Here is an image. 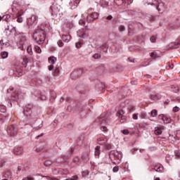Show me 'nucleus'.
Returning <instances> with one entry per match:
<instances>
[{"instance_id": "25", "label": "nucleus", "mask_w": 180, "mask_h": 180, "mask_svg": "<svg viewBox=\"0 0 180 180\" xmlns=\"http://www.w3.org/2000/svg\"><path fill=\"white\" fill-rule=\"evenodd\" d=\"M82 44H84V43L79 41L75 44V46L77 49H81V47H82Z\"/></svg>"}, {"instance_id": "33", "label": "nucleus", "mask_w": 180, "mask_h": 180, "mask_svg": "<svg viewBox=\"0 0 180 180\" xmlns=\"http://www.w3.org/2000/svg\"><path fill=\"white\" fill-rule=\"evenodd\" d=\"M17 22H18V23H22V22H23V18H22V17L19 16L17 19Z\"/></svg>"}, {"instance_id": "48", "label": "nucleus", "mask_w": 180, "mask_h": 180, "mask_svg": "<svg viewBox=\"0 0 180 180\" xmlns=\"http://www.w3.org/2000/svg\"><path fill=\"white\" fill-rule=\"evenodd\" d=\"M26 61H27V59H24L25 64H27V63Z\"/></svg>"}, {"instance_id": "46", "label": "nucleus", "mask_w": 180, "mask_h": 180, "mask_svg": "<svg viewBox=\"0 0 180 180\" xmlns=\"http://www.w3.org/2000/svg\"><path fill=\"white\" fill-rule=\"evenodd\" d=\"M173 91H174V92L176 93V92H178L179 91V89H177L176 90H173Z\"/></svg>"}, {"instance_id": "30", "label": "nucleus", "mask_w": 180, "mask_h": 180, "mask_svg": "<svg viewBox=\"0 0 180 180\" xmlns=\"http://www.w3.org/2000/svg\"><path fill=\"white\" fill-rule=\"evenodd\" d=\"M58 46H59V47H63V46H64V44L63 43L62 40H59L57 42Z\"/></svg>"}, {"instance_id": "26", "label": "nucleus", "mask_w": 180, "mask_h": 180, "mask_svg": "<svg viewBox=\"0 0 180 180\" xmlns=\"http://www.w3.org/2000/svg\"><path fill=\"white\" fill-rule=\"evenodd\" d=\"M160 98H161V96L155 95L151 96V99H153V101H158V99H160Z\"/></svg>"}, {"instance_id": "54", "label": "nucleus", "mask_w": 180, "mask_h": 180, "mask_svg": "<svg viewBox=\"0 0 180 180\" xmlns=\"http://www.w3.org/2000/svg\"><path fill=\"white\" fill-rule=\"evenodd\" d=\"M0 20H2V17L1 16H0Z\"/></svg>"}, {"instance_id": "55", "label": "nucleus", "mask_w": 180, "mask_h": 180, "mask_svg": "<svg viewBox=\"0 0 180 180\" xmlns=\"http://www.w3.org/2000/svg\"><path fill=\"white\" fill-rule=\"evenodd\" d=\"M6 30H9V27H8L6 28Z\"/></svg>"}, {"instance_id": "37", "label": "nucleus", "mask_w": 180, "mask_h": 180, "mask_svg": "<svg viewBox=\"0 0 180 180\" xmlns=\"http://www.w3.org/2000/svg\"><path fill=\"white\" fill-rule=\"evenodd\" d=\"M171 68V70H172V68H174V64L171 63L167 65V68Z\"/></svg>"}, {"instance_id": "27", "label": "nucleus", "mask_w": 180, "mask_h": 180, "mask_svg": "<svg viewBox=\"0 0 180 180\" xmlns=\"http://www.w3.org/2000/svg\"><path fill=\"white\" fill-rule=\"evenodd\" d=\"M27 51L28 53H30V56H32V54H33V51L32 50V46H27Z\"/></svg>"}, {"instance_id": "42", "label": "nucleus", "mask_w": 180, "mask_h": 180, "mask_svg": "<svg viewBox=\"0 0 180 180\" xmlns=\"http://www.w3.org/2000/svg\"><path fill=\"white\" fill-rule=\"evenodd\" d=\"M173 110H174V112H178V111L179 110V108H178V107H174V108H173Z\"/></svg>"}, {"instance_id": "11", "label": "nucleus", "mask_w": 180, "mask_h": 180, "mask_svg": "<svg viewBox=\"0 0 180 180\" xmlns=\"http://www.w3.org/2000/svg\"><path fill=\"white\" fill-rule=\"evenodd\" d=\"M62 40H63L65 43H68V41L71 40V36L68 34H63L62 36Z\"/></svg>"}, {"instance_id": "1", "label": "nucleus", "mask_w": 180, "mask_h": 180, "mask_svg": "<svg viewBox=\"0 0 180 180\" xmlns=\"http://www.w3.org/2000/svg\"><path fill=\"white\" fill-rule=\"evenodd\" d=\"M33 40L38 44H43L46 40V34L42 30H37L33 34Z\"/></svg>"}, {"instance_id": "5", "label": "nucleus", "mask_w": 180, "mask_h": 180, "mask_svg": "<svg viewBox=\"0 0 180 180\" xmlns=\"http://www.w3.org/2000/svg\"><path fill=\"white\" fill-rule=\"evenodd\" d=\"M8 133L10 134V136L15 137V136L18 135V128H16V126L15 125H11L8 129Z\"/></svg>"}, {"instance_id": "16", "label": "nucleus", "mask_w": 180, "mask_h": 180, "mask_svg": "<svg viewBox=\"0 0 180 180\" xmlns=\"http://www.w3.org/2000/svg\"><path fill=\"white\" fill-rule=\"evenodd\" d=\"M158 115V111H157V110H153L150 112V116L152 117H157Z\"/></svg>"}, {"instance_id": "4", "label": "nucleus", "mask_w": 180, "mask_h": 180, "mask_svg": "<svg viewBox=\"0 0 180 180\" xmlns=\"http://www.w3.org/2000/svg\"><path fill=\"white\" fill-rule=\"evenodd\" d=\"M110 157H114V158H115V160H122V158H123V153H122V152H119L117 150H112L110 153Z\"/></svg>"}, {"instance_id": "7", "label": "nucleus", "mask_w": 180, "mask_h": 180, "mask_svg": "<svg viewBox=\"0 0 180 180\" xmlns=\"http://www.w3.org/2000/svg\"><path fill=\"white\" fill-rule=\"evenodd\" d=\"M157 9L158 12L162 13L163 12H165L167 11V6H165V4L162 2L159 3L158 6H157Z\"/></svg>"}, {"instance_id": "14", "label": "nucleus", "mask_w": 180, "mask_h": 180, "mask_svg": "<svg viewBox=\"0 0 180 180\" xmlns=\"http://www.w3.org/2000/svg\"><path fill=\"white\" fill-rule=\"evenodd\" d=\"M162 120L164 123H171V117H168L166 116L162 115Z\"/></svg>"}, {"instance_id": "35", "label": "nucleus", "mask_w": 180, "mask_h": 180, "mask_svg": "<svg viewBox=\"0 0 180 180\" xmlns=\"http://www.w3.org/2000/svg\"><path fill=\"white\" fill-rule=\"evenodd\" d=\"M119 171V167H114L112 169V172H117Z\"/></svg>"}, {"instance_id": "10", "label": "nucleus", "mask_w": 180, "mask_h": 180, "mask_svg": "<svg viewBox=\"0 0 180 180\" xmlns=\"http://www.w3.org/2000/svg\"><path fill=\"white\" fill-rule=\"evenodd\" d=\"M104 150H112V143L108 141L103 146Z\"/></svg>"}, {"instance_id": "17", "label": "nucleus", "mask_w": 180, "mask_h": 180, "mask_svg": "<svg viewBox=\"0 0 180 180\" xmlns=\"http://www.w3.org/2000/svg\"><path fill=\"white\" fill-rule=\"evenodd\" d=\"M22 148H15L14 149L15 154H17V155L22 154Z\"/></svg>"}, {"instance_id": "52", "label": "nucleus", "mask_w": 180, "mask_h": 180, "mask_svg": "<svg viewBox=\"0 0 180 180\" xmlns=\"http://www.w3.org/2000/svg\"><path fill=\"white\" fill-rule=\"evenodd\" d=\"M66 180H75L74 179H72V178H69V179H66Z\"/></svg>"}, {"instance_id": "28", "label": "nucleus", "mask_w": 180, "mask_h": 180, "mask_svg": "<svg viewBox=\"0 0 180 180\" xmlns=\"http://www.w3.org/2000/svg\"><path fill=\"white\" fill-rule=\"evenodd\" d=\"M1 57L2 58H8V52L6 51L1 52Z\"/></svg>"}, {"instance_id": "51", "label": "nucleus", "mask_w": 180, "mask_h": 180, "mask_svg": "<svg viewBox=\"0 0 180 180\" xmlns=\"http://www.w3.org/2000/svg\"><path fill=\"white\" fill-rule=\"evenodd\" d=\"M121 29H122V30H124V26H121Z\"/></svg>"}, {"instance_id": "9", "label": "nucleus", "mask_w": 180, "mask_h": 180, "mask_svg": "<svg viewBox=\"0 0 180 180\" xmlns=\"http://www.w3.org/2000/svg\"><path fill=\"white\" fill-rule=\"evenodd\" d=\"M108 141V139L105 138V137H101V138H99L98 139V144H99L100 146H103L107 143Z\"/></svg>"}, {"instance_id": "21", "label": "nucleus", "mask_w": 180, "mask_h": 180, "mask_svg": "<svg viewBox=\"0 0 180 180\" xmlns=\"http://www.w3.org/2000/svg\"><path fill=\"white\" fill-rule=\"evenodd\" d=\"M93 58H94V60H101L102 58V56L99 53H95L93 55Z\"/></svg>"}, {"instance_id": "56", "label": "nucleus", "mask_w": 180, "mask_h": 180, "mask_svg": "<svg viewBox=\"0 0 180 180\" xmlns=\"http://www.w3.org/2000/svg\"><path fill=\"white\" fill-rule=\"evenodd\" d=\"M39 137H40V136H37V139H39Z\"/></svg>"}, {"instance_id": "40", "label": "nucleus", "mask_w": 180, "mask_h": 180, "mask_svg": "<svg viewBox=\"0 0 180 180\" xmlns=\"http://www.w3.org/2000/svg\"><path fill=\"white\" fill-rule=\"evenodd\" d=\"M123 134H129V130L128 129H124L122 130Z\"/></svg>"}, {"instance_id": "20", "label": "nucleus", "mask_w": 180, "mask_h": 180, "mask_svg": "<svg viewBox=\"0 0 180 180\" xmlns=\"http://www.w3.org/2000/svg\"><path fill=\"white\" fill-rule=\"evenodd\" d=\"M150 57L155 60V58H158L160 56H158V53H157V52L154 51L150 53Z\"/></svg>"}, {"instance_id": "50", "label": "nucleus", "mask_w": 180, "mask_h": 180, "mask_svg": "<svg viewBox=\"0 0 180 180\" xmlns=\"http://www.w3.org/2000/svg\"><path fill=\"white\" fill-rule=\"evenodd\" d=\"M73 179L77 180V179H78V176H75V179Z\"/></svg>"}, {"instance_id": "53", "label": "nucleus", "mask_w": 180, "mask_h": 180, "mask_svg": "<svg viewBox=\"0 0 180 180\" xmlns=\"http://www.w3.org/2000/svg\"><path fill=\"white\" fill-rule=\"evenodd\" d=\"M103 47H106V44H103Z\"/></svg>"}, {"instance_id": "41", "label": "nucleus", "mask_w": 180, "mask_h": 180, "mask_svg": "<svg viewBox=\"0 0 180 180\" xmlns=\"http://www.w3.org/2000/svg\"><path fill=\"white\" fill-rule=\"evenodd\" d=\"M106 19L108 20H112V19H113V17L112 15H108V16L106 17Z\"/></svg>"}, {"instance_id": "18", "label": "nucleus", "mask_w": 180, "mask_h": 180, "mask_svg": "<svg viewBox=\"0 0 180 180\" xmlns=\"http://www.w3.org/2000/svg\"><path fill=\"white\" fill-rule=\"evenodd\" d=\"M154 169L156 172H162L164 167L162 166H159L158 167H155Z\"/></svg>"}, {"instance_id": "57", "label": "nucleus", "mask_w": 180, "mask_h": 180, "mask_svg": "<svg viewBox=\"0 0 180 180\" xmlns=\"http://www.w3.org/2000/svg\"><path fill=\"white\" fill-rule=\"evenodd\" d=\"M4 167V165H0V167Z\"/></svg>"}, {"instance_id": "44", "label": "nucleus", "mask_w": 180, "mask_h": 180, "mask_svg": "<svg viewBox=\"0 0 180 180\" xmlns=\"http://www.w3.org/2000/svg\"><path fill=\"white\" fill-rule=\"evenodd\" d=\"M22 180H33V178H32V177H27V178H25V179H24Z\"/></svg>"}, {"instance_id": "31", "label": "nucleus", "mask_w": 180, "mask_h": 180, "mask_svg": "<svg viewBox=\"0 0 180 180\" xmlns=\"http://www.w3.org/2000/svg\"><path fill=\"white\" fill-rule=\"evenodd\" d=\"M9 18H11L10 15H5L2 17V19H4V20H8V19H9Z\"/></svg>"}, {"instance_id": "22", "label": "nucleus", "mask_w": 180, "mask_h": 180, "mask_svg": "<svg viewBox=\"0 0 180 180\" xmlns=\"http://www.w3.org/2000/svg\"><path fill=\"white\" fill-rule=\"evenodd\" d=\"M24 115L25 116H27V117H30V116H32V111L25 110Z\"/></svg>"}, {"instance_id": "13", "label": "nucleus", "mask_w": 180, "mask_h": 180, "mask_svg": "<svg viewBox=\"0 0 180 180\" xmlns=\"http://www.w3.org/2000/svg\"><path fill=\"white\" fill-rule=\"evenodd\" d=\"M56 61H57V58L54 56H51L49 58V64H51V65L56 64Z\"/></svg>"}, {"instance_id": "23", "label": "nucleus", "mask_w": 180, "mask_h": 180, "mask_svg": "<svg viewBox=\"0 0 180 180\" xmlns=\"http://www.w3.org/2000/svg\"><path fill=\"white\" fill-rule=\"evenodd\" d=\"M99 150H101V146H97L95 148V155H99V154H101V152L99 151Z\"/></svg>"}, {"instance_id": "34", "label": "nucleus", "mask_w": 180, "mask_h": 180, "mask_svg": "<svg viewBox=\"0 0 180 180\" xmlns=\"http://www.w3.org/2000/svg\"><path fill=\"white\" fill-rule=\"evenodd\" d=\"M132 117L134 120H137L139 119V115L137 114H134Z\"/></svg>"}, {"instance_id": "2", "label": "nucleus", "mask_w": 180, "mask_h": 180, "mask_svg": "<svg viewBox=\"0 0 180 180\" xmlns=\"http://www.w3.org/2000/svg\"><path fill=\"white\" fill-rule=\"evenodd\" d=\"M94 11L92 8H90L88 12L89 14L85 13L82 15L83 18H85V16L86 17V20L87 22H93V20H95L96 19H98L99 14L96 12H94L92 11Z\"/></svg>"}, {"instance_id": "29", "label": "nucleus", "mask_w": 180, "mask_h": 180, "mask_svg": "<svg viewBox=\"0 0 180 180\" xmlns=\"http://www.w3.org/2000/svg\"><path fill=\"white\" fill-rule=\"evenodd\" d=\"M34 49H35V51H36L37 53H41V49L40 48V46H36L34 47Z\"/></svg>"}, {"instance_id": "36", "label": "nucleus", "mask_w": 180, "mask_h": 180, "mask_svg": "<svg viewBox=\"0 0 180 180\" xmlns=\"http://www.w3.org/2000/svg\"><path fill=\"white\" fill-rule=\"evenodd\" d=\"M88 174H89V172H88V171H84V172H82V176H86V175H88Z\"/></svg>"}, {"instance_id": "12", "label": "nucleus", "mask_w": 180, "mask_h": 180, "mask_svg": "<svg viewBox=\"0 0 180 180\" xmlns=\"http://www.w3.org/2000/svg\"><path fill=\"white\" fill-rule=\"evenodd\" d=\"M155 134L157 136H160V134H162V129L158 127H155Z\"/></svg>"}, {"instance_id": "3", "label": "nucleus", "mask_w": 180, "mask_h": 180, "mask_svg": "<svg viewBox=\"0 0 180 180\" xmlns=\"http://www.w3.org/2000/svg\"><path fill=\"white\" fill-rule=\"evenodd\" d=\"M115 4L119 6L121 5L122 9H126V8H129V5L133 4V0H115Z\"/></svg>"}, {"instance_id": "19", "label": "nucleus", "mask_w": 180, "mask_h": 180, "mask_svg": "<svg viewBox=\"0 0 180 180\" xmlns=\"http://www.w3.org/2000/svg\"><path fill=\"white\" fill-rule=\"evenodd\" d=\"M124 115V111L123 110H120V111L117 112V117L122 118L123 117V115Z\"/></svg>"}, {"instance_id": "38", "label": "nucleus", "mask_w": 180, "mask_h": 180, "mask_svg": "<svg viewBox=\"0 0 180 180\" xmlns=\"http://www.w3.org/2000/svg\"><path fill=\"white\" fill-rule=\"evenodd\" d=\"M54 68V65H50L49 66H48V70L49 71H51V70H53Z\"/></svg>"}, {"instance_id": "6", "label": "nucleus", "mask_w": 180, "mask_h": 180, "mask_svg": "<svg viewBox=\"0 0 180 180\" xmlns=\"http://www.w3.org/2000/svg\"><path fill=\"white\" fill-rule=\"evenodd\" d=\"M81 74H82V70L81 69L75 70L71 73V78H72V79H77L78 77H80Z\"/></svg>"}, {"instance_id": "32", "label": "nucleus", "mask_w": 180, "mask_h": 180, "mask_svg": "<svg viewBox=\"0 0 180 180\" xmlns=\"http://www.w3.org/2000/svg\"><path fill=\"white\" fill-rule=\"evenodd\" d=\"M151 43H155L157 39L155 38V37H151L150 39Z\"/></svg>"}, {"instance_id": "24", "label": "nucleus", "mask_w": 180, "mask_h": 180, "mask_svg": "<svg viewBox=\"0 0 180 180\" xmlns=\"http://www.w3.org/2000/svg\"><path fill=\"white\" fill-rule=\"evenodd\" d=\"M53 164V162H51V160H46V162H44V165H45V167H50V165H51Z\"/></svg>"}, {"instance_id": "49", "label": "nucleus", "mask_w": 180, "mask_h": 180, "mask_svg": "<svg viewBox=\"0 0 180 180\" xmlns=\"http://www.w3.org/2000/svg\"><path fill=\"white\" fill-rule=\"evenodd\" d=\"M139 151L140 153H143V151H144V149H140Z\"/></svg>"}, {"instance_id": "39", "label": "nucleus", "mask_w": 180, "mask_h": 180, "mask_svg": "<svg viewBox=\"0 0 180 180\" xmlns=\"http://www.w3.org/2000/svg\"><path fill=\"white\" fill-rule=\"evenodd\" d=\"M102 131H108V128L106 127L103 126L101 127Z\"/></svg>"}, {"instance_id": "15", "label": "nucleus", "mask_w": 180, "mask_h": 180, "mask_svg": "<svg viewBox=\"0 0 180 180\" xmlns=\"http://www.w3.org/2000/svg\"><path fill=\"white\" fill-rule=\"evenodd\" d=\"M170 47L172 49H178V47H179V42H172L170 44Z\"/></svg>"}, {"instance_id": "43", "label": "nucleus", "mask_w": 180, "mask_h": 180, "mask_svg": "<svg viewBox=\"0 0 180 180\" xmlns=\"http://www.w3.org/2000/svg\"><path fill=\"white\" fill-rule=\"evenodd\" d=\"M5 43H4V39L0 40V46H4Z\"/></svg>"}, {"instance_id": "45", "label": "nucleus", "mask_w": 180, "mask_h": 180, "mask_svg": "<svg viewBox=\"0 0 180 180\" xmlns=\"http://www.w3.org/2000/svg\"><path fill=\"white\" fill-rule=\"evenodd\" d=\"M79 23L81 25L82 23H85V21L80 20Z\"/></svg>"}, {"instance_id": "47", "label": "nucleus", "mask_w": 180, "mask_h": 180, "mask_svg": "<svg viewBox=\"0 0 180 180\" xmlns=\"http://www.w3.org/2000/svg\"><path fill=\"white\" fill-rule=\"evenodd\" d=\"M154 180H161V179H160V177H155Z\"/></svg>"}, {"instance_id": "8", "label": "nucleus", "mask_w": 180, "mask_h": 180, "mask_svg": "<svg viewBox=\"0 0 180 180\" xmlns=\"http://www.w3.org/2000/svg\"><path fill=\"white\" fill-rule=\"evenodd\" d=\"M83 34L82 35H79V37L82 38V39H88V37H89V30H84L82 32Z\"/></svg>"}]
</instances>
